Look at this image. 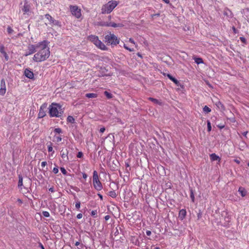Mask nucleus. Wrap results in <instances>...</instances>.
<instances>
[{
  "mask_svg": "<svg viewBox=\"0 0 249 249\" xmlns=\"http://www.w3.org/2000/svg\"><path fill=\"white\" fill-rule=\"evenodd\" d=\"M227 220H226L227 222H229L230 221H229L230 218H229V217H227Z\"/></svg>",
  "mask_w": 249,
  "mask_h": 249,
  "instance_id": "60",
  "label": "nucleus"
},
{
  "mask_svg": "<svg viewBox=\"0 0 249 249\" xmlns=\"http://www.w3.org/2000/svg\"><path fill=\"white\" fill-rule=\"evenodd\" d=\"M109 218H110V216L109 215H107L105 216V219L106 220H108L109 219Z\"/></svg>",
  "mask_w": 249,
  "mask_h": 249,
  "instance_id": "52",
  "label": "nucleus"
},
{
  "mask_svg": "<svg viewBox=\"0 0 249 249\" xmlns=\"http://www.w3.org/2000/svg\"><path fill=\"white\" fill-rule=\"evenodd\" d=\"M238 191L242 196H245L246 195V192L245 191L244 189L240 187L239 188Z\"/></svg>",
  "mask_w": 249,
  "mask_h": 249,
  "instance_id": "25",
  "label": "nucleus"
},
{
  "mask_svg": "<svg viewBox=\"0 0 249 249\" xmlns=\"http://www.w3.org/2000/svg\"><path fill=\"white\" fill-rule=\"evenodd\" d=\"M80 242H78V241L76 242L75 243V245L76 246H78L80 245Z\"/></svg>",
  "mask_w": 249,
  "mask_h": 249,
  "instance_id": "57",
  "label": "nucleus"
},
{
  "mask_svg": "<svg viewBox=\"0 0 249 249\" xmlns=\"http://www.w3.org/2000/svg\"><path fill=\"white\" fill-rule=\"evenodd\" d=\"M241 41L243 42H245L246 41V39L244 37H240Z\"/></svg>",
  "mask_w": 249,
  "mask_h": 249,
  "instance_id": "51",
  "label": "nucleus"
},
{
  "mask_svg": "<svg viewBox=\"0 0 249 249\" xmlns=\"http://www.w3.org/2000/svg\"><path fill=\"white\" fill-rule=\"evenodd\" d=\"M49 191L52 193H53L54 192L53 187H51V188H49Z\"/></svg>",
  "mask_w": 249,
  "mask_h": 249,
  "instance_id": "49",
  "label": "nucleus"
},
{
  "mask_svg": "<svg viewBox=\"0 0 249 249\" xmlns=\"http://www.w3.org/2000/svg\"><path fill=\"white\" fill-rule=\"evenodd\" d=\"M54 132L58 134H60L62 133V130L60 128H56L54 130Z\"/></svg>",
  "mask_w": 249,
  "mask_h": 249,
  "instance_id": "33",
  "label": "nucleus"
},
{
  "mask_svg": "<svg viewBox=\"0 0 249 249\" xmlns=\"http://www.w3.org/2000/svg\"><path fill=\"white\" fill-rule=\"evenodd\" d=\"M111 16H109L108 17V18H109V19H111Z\"/></svg>",
  "mask_w": 249,
  "mask_h": 249,
  "instance_id": "63",
  "label": "nucleus"
},
{
  "mask_svg": "<svg viewBox=\"0 0 249 249\" xmlns=\"http://www.w3.org/2000/svg\"><path fill=\"white\" fill-rule=\"evenodd\" d=\"M85 96L88 98H94L97 97V94L94 93H87Z\"/></svg>",
  "mask_w": 249,
  "mask_h": 249,
  "instance_id": "19",
  "label": "nucleus"
},
{
  "mask_svg": "<svg viewBox=\"0 0 249 249\" xmlns=\"http://www.w3.org/2000/svg\"><path fill=\"white\" fill-rule=\"evenodd\" d=\"M39 247L41 248V249H45L44 246L41 243L39 244Z\"/></svg>",
  "mask_w": 249,
  "mask_h": 249,
  "instance_id": "55",
  "label": "nucleus"
},
{
  "mask_svg": "<svg viewBox=\"0 0 249 249\" xmlns=\"http://www.w3.org/2000/svg\"><path fill=\"white\" fill-rule=\"evenodd\" d=\"M54 141L57 142H60L61 141H62V136L61 135H59V136H57V135H54Z\"/></svg>",
  "mask_w": 249,
  "mask_h": 249,
  "instance_id": "22",
  "label": "nucleus"
},
{
  "mask_svg": "<svg viewBox=\"0 0 249 249\" xmlns=\"http://www.w3.org/2000/svg\"><path fill=\"white\" fill-rule=\"evenodd\" d=\"M248 133V131H245V132H243L242 134L244 136H245V137H247V135Z\"/></svg>",
  "mask_w": 249,
  "mask_h": 249,
  "instance_id": "53",
  "label": "nucleus"
},
{
  "mask_svg": "<svg viewBox=\"0 0 249 249\" xmlns=\"http://www.w3.org/2000/svg\"><path fill=\"white\" fill-rule=\"evenodd\" d=\"M154 249H160L159 247H156Z\"/></svg>",
  "mask_w": 249,
  "mask_h": 249,
  "instance_id": "62",
  "label": "nucleus"
},
{
  "mask_svg": "<svg viewBox=\"0 0 249 249\" xmlns=\"http://www.w3.org/2000/svg\"><path fill=\"white\" fill-rule=\"evenodd\" d=\"M42 214L44 216L46 217H48L50 216V213L48 212L47 211H43L42 212Z\"/></svg>",
  "mask_w": 249,
  "mask_h": 249,
  "instance_id": "36",
  "label": "nucleus"
},
{
  "mask_svg": "<svg viewBox=\"0 0 249 249\" xmlns=\"http://www.w3.org/2000/svg\"><path fill=\"white\" fill-rule=\"evenodd\" d=\"M98 196H99V197L100 198V199H101V200H102V199H103V196H102L101 194H98Z\"/></svg>",
  "mask_w": 249,
  "mask_h": 249,
  "instance_id": "56",
  "label": "nucleus"
},
{
  "mask_svg": "<svg viewBox=\"0 0 249 249\" xmlns=\"http://www.w3.org/2000/svg\"><path fill=\"white\" fill-rule=\"evenodd\" d=\"M48 150L49 152H53V154L54 153V151L53 150L52 143H50V144L48 146Z\"/></svg>",
  "mask_w": 249,
  "mask_h": 249,
  "instance_id": "30",
  "label": "nucleus"
},
{
  "mask_svg": "<svg viewBox=\"0 0 249 249\" xmlns=\"http://www.w3.org/2000/svg\"><path fill=\"white\" fill-rule=\"evenodd\" d=\"M197 218L200 219L202 217V213L199 211V212L197 213Z\"/></svg>",
  "mask_w": 249,
  "mask_h": 249,
  "instance_id": "45",
  "label": "nucleus"
},
{
  "mask_svg": "<svg viewBox=\"0 0 249 249\" xmlns=\"http://www.w3.org/2000/svg\"><path fill=\"white\" fill-rule=\"evenodd\" d=\"M82 175H83V178L84 179H86L87 178L88 176L86 173H83Z\"/></svg>",
  "mask_w": 249,
  "mask_h": 249,
  "instance_id": "48",
  "label": "nucleus"
},
{
  "mask_svg": "<svg viewBox=\"0 0 249 249\" xmlns=\"http://www.w3.org/2000/svg\"><path fill=\"white\" fill-rule=\"evenodd\" d=\"M63 112V109L59 104L53 103L49 106V113L51 117H59Z\"/></svg>",
  "mask_w": 249,
  "mask_h": 249,
  "instance_id": "2",
  "label": "nucleus"
},
{
  "mask_svg": "<svg viewBox=\"0 0 249 249\" xmlns=\"http://www.w3.org/2000/svg\"><path fill=\"white\" fill-rule=\"evenodd\" d=\"M7 32L9 34H12L13 32H14V30H13V29L10 27V26H8L7 27Z\"/></svg>",
  "mask_w": 249,
  "mask_h": 249,
  "instance_id": "35",
  "label": "nucleus"
},
{
  "mask_svg": "<svg viewBox=\"0 0 249 249\" xmlns=\"http://www.w3.org/2000/svg\"><path fill=\"white\" fill-rule=\"evenodd\" d=\"M24 73L25 76L29 79H33L34 78V73L33 71H31L28 69H26L25 70Z\"/></svg>",
  "mask_w": 249,
  "mask_h": 249,
  "instance_id": "13",
  "label": "nucleus"
},
{
  "mask_svg": "<svg viewBox=\"0 0 249 249\" xmlns=\"http://www.w3.org/2000/svg\"><path fill=\"white\" fill-rule=\"evenodd\" d=\"M167 77L172 81H173L176 85L179 86V81L176 79L175 78L173 77L171 74H167Z\"/></svg>",
  "mask_w": 249,
  "mask_h": 249,
  "instance_id": "17",
  "label": "nucleus"
},
{
  "mask_svg": "<svg viewBox=\"0 0 249 249\" xmlns=\"http://www.w3.org/2000/svg\"><path fill=\"white\" fill-rule=\"evenodd\" d=\"M146 234L147 236H150L151 234V232L150 231H146Z\"/></svg>",
  "mask_w": 249,
  "mask_h": 249,
  "instance_id": "50",
  "label": "nucleus"
},
{
  "mask_svg": "<svg viewBox=\"0 0 249 249\" xmlns=\"http://www.w3.org/2000/svg\"><path fill=\"white\" fill-rule=\"evenodd\" d=\"M60 170L63 175L67 174V172L66 170L64 167H61Z\"/></svg>",
  "mask_w": 249,
  "mask_h": 249,
  "instance_id": "38",
  "label": "nucleus"
},
{
  "mask_svg": "<svg viewBox=\"0 0 249 249\" xmlns=\"http://www.w3.org/2000/svg\"><path fill=\"white\" fill-rule=\"evenodd\" d=\"M80 205H81V203L79 201V200H77L76 202H75V208L77 209V210H79L80 208Z\"/></svg>",
  "mask_w": 249,
  "mask_h": 249,
  "instance_id": "32",
  "label": "nucleus"
},
{
  "mask_svg": "<svg viewBox=\"0 0 249 249\" xmlns=\"http://www.w3.org/2000/svg\"><path fill=\"white\" fill-rule=\"evenodd\" d=\"M207 127H208V131L210 132L212 130V127H211V123L209 120H208L207 121Z\"/></svg>",
  "mask_w": 249,
  "mask_h": 249,
  "instance_id": "31",
  "label": "nucleus"
},
{
  "mask_svg": "<svg viewBox=\"0 0 249 249\" xmlns=\"http://www.w3.org/2000/svg\"><path fill=\"white\" fill-rule=\"evenodd\" d=\"M124 48L125 49H126V50H128V51H129V52H133V51H134V49H133V48H132V49H131V48H129V47H127L125 44H124Z\"/></svg>",
  "mask_w": 249,
  "mask_h": 249,
  "instance_id": "39",
  "label": "nucleus"
},
{
  "mask_svg": "<svg viewBox=\"0 0 249 249\" xmlns=\"http://www.w3.org/2000/svg\"><path fill=\"white\" fill-rule=\"evenodd\" d=\"M220 128L222 129L223 128H224V125H222V126H219Z\"/></svg>",
  "mask_w": 249,
  "mask_h": 249,
  "instance_id": "61",
  "label": "nucleus"
},
{
  "mask_svg": "<svg viewBox=\"0 0 249 249\" xmlns=\"http://www.w3.org/2000/svg\"><path fill=\"white\" fill-rule=\"evenodd\" d=\"M6 85L4 79H2L0 81V95H4L6 92Z\"/></svg>",
  "mask_w": 249,
  "mask_h": 249,
  "instance_id": "11",
  "label": "nucleus"
},
{
  "mask_svg": "<svg viewBox=\"0 0 249 249\" xmlns=\"http://www.w3.org/2000/svg\"><path fill=\"white\" fill-rule=\"evenodd\" d=\"M36 53L33 57L36 62H42L46 60L50 55L48 42L46 40L40 42L37 44Z\"/></svg>",
  "mask_w": 249,
  "mask_h": 249,
  "instance_id": "1",
  "label": "nucleus"
},
{
  "mask_svg": "<svg viewBox=\"0 0 249 249\" xmlns=\"http://www.w3.org/2000/svg\"><path fill=\"white\" fill-rule=\"evenodd\" d=\"M194 60L195 62L197 64H201L203 62L202 59L199 57L195 58Z\"/></svg>",
  "mask_w": 249,
  "mask_h": 249,
  "instance_id": "23",
  "label": "nucleus"
},
{
  "mask_svg": "<svg viewBox=\"0 0 249 249\" xmlns=\"http://www.w3.org/2000/svg\"><path fill=\"white\" fill-rule=\"evenodd\" d=\"M36 48L37 44L36 45H29V46H28V51L25 54V56H28L35 53L36 51Z\"/></svg>",
  "mask_w": 249,
  "mask_h": 249,
  "instance_id": "9",
  "label": "nucleus"
},
{
  "mask_svg": "<svg viewBox=\"0 0 249 249\" xmlns=\"http://www.w3.org/2000/svg\"><path fill=\"white\" fill-rule=\"evenodd\" d=\"M83 156V154L82 152H79L77 154V157L78 158H81Z\"/></svg>",
  "mask_w": 249,
  "mask_h": 249,
  "instance_id": "40",
  "label": "nucleus"
},
{
  "mask_svg": "<svg viewBox=\"0 0 249 249\" xmlns=\"http://www.w3.org/2000/svg\"><path fill=\"white\" fill-rule=\"evenodd\" d=\"M105 131V127H102L100 129V132L101 133H104Z\"/></svg>",
  "mask_w": 249,
  "mask_h": 249,
  "instance_id": "47",
  "label": "nucleus"
},
{
  "mask_svg": "<svg viewBox=\"0 0 249 249\" xmlns=\"http://www.w3.org/2000/svg\"><path fill=\"white\" fill-rule=\"evenodd\" d=\"M23 186V178L21 175H18V187L21 189Z\"/></svg>",
  "mask_w": 249,
  "mask_h": 249,
  "instance_id": "18",
  "label": "nucleus"
},
{
  "mask_svg": "<svg viewBox=\"0 0 249 249\" xmlns=\"http://www.w3.org/2000/svg\"><path fill=\"white\" fill-rule=\"evenodd\" d=\"M93 185L94 189L97 191H100L103 189V185L99 179L93 181Z\"/></svg>",
  "mask_w": 249,
  "mask_h": 249,
  "instance_id": "12",
  "label": "nucleus"
},
{
  "mask_svg": "<svg viewBox=\"0 0 249 249\" xmlns=\"http://www.w3.org/2000/svg\"><path fill=\"white\" fill-rule=\"evenodd\" d=\"M88 39L92 42L96 47L102 50H107V47L99 39L98 36L94 35H90L88 37Z\"/></svg>",
  "mask_w": 249,
  "mask_h": 249,
  "instance_id": "4",
  "label": "nucleus"
},
{
  "mask_svg": "<svg viewBox=\"0 0 249 249\" xmlns=\"http://www.w3.org/2000/svg\"><path fill=\"white\" fill-rule=\"evenodd\" d=\"M186 211L185 209H181L179 212L178 218L180 220H183L186 215Z\"/></svg>",
  "mask_w": 249,
  "mask_h": 249,
  "instance_id": "14",
  "label": "nucleus"
},
{
  "mask_svg": "<svg viewBox=\"0 0 249 249\" xmlns=\"http://www.w3.org/2000/svg\"><path fill=\"white\" fill-rule=\"evenodd\" d=\"M126 166L127 167H128V166H129V164H128V163H126Z\"/></svg>",
  "mask_w": 249,
  "mask_h": 249,
  "instance_id": "64",
  "label": "nucleus"
},
{
  "mask_svg": "<svg viewBox=\"0 0 249 249\" xmlns=\"http://www.w3.org/2000/svg\"><path fill=\"white\" fill-rule=\"evenodd\" d=\"M235 161L236 163H238V164L240 163V161H239L238 160H235Z\"/></svg>",
  "mask_w": 249,
  "mask_h": 249,
  "instance_id": "59",
  "label": "nucleus"
},
{
  "mask_svg": "<svg viewBox=\"0 0 249 249\" xmlns=\"http://www.w3.org/2000/svg\"><path fill=\"white\" fill-rule=\"evenodd\" d=\"M68 151H67L66 153L63 152V151H61V156L63 159H64L65 158H67L68 159Z\"/></svg>",
  "mask_w": 249,
  "mask_h": 249,
  "instance_id": "27",
  "label": "nucleus"
},
{
  "mask_svg": "<svg viewBox=\"0 0 249 249\" xmlns=\"http://www.w3.org/2000/svg\"><path fill=\"white\" fill-rule=\"evenodd\" d=\"M210 159L212 161H215L217 160L219 162H220L221 160L220 158L216 155L215 153H213L210 155Z\"/></svg>",
  "mask_w": 249,
  "mask_h": 249,
  "instance_id": "15",
  "label": "nucleus"
},
{
  "mask_svg": "<svg viewBox=\"0 0 249 249\" xmlns=\"http://www.w3.org/2000/svg\"><path fill=\"white\" fill-rule=\"evenodd\" d=\"M104 94L108 99H111L113 97V95L107 91L104 92Z\"/></svg>",
  "mask_w": 249,
  "mask_h": 249,
  "instance_id": "24",
  "label": "nucleus"
},
{
  "mask_svg": "<svg viewBox=\"0 0 249 249\" xmlns=\"http://www.w3.org/2000/svg\"><path fill=\"white\" fill-rule=\"evenodd\" d=\"M149 99L152 102H153V103H154L155 104H160V102L159 101H158L157 99H155V98H151V97H150L149 98Z\"/></svg>",
  "mask_w": 249,
  "mask_h": 249,
  "instance_id": "29",
  "label": "nucleus"
},
{
  "mask_svg": "<svg viewBox=\"0 0 249 249\" xmlns=\"http://www.w3.org/2000/svg\"><path fill=\"white\" fill-rule=\"evenodd\" d=\"M0 52L3 54L6 53L4 51V47L3 45L0 46Z\"/></svg>",
  "mask_w": 249,
  "mask_h": 249,
  "instance_id": "37",
  "label": "nucleus"
},
{
  "mask_svg": "<svg viewBox=\"0 0 249 249\" xmlns=\"http://www.w3.org/2000/svg\"><path fill=\"white\" fill-rule=\"evenodd\" d=\"M70 9L71 14L76 18H79L81 16V10L76 5L70 6Z\"/></svg>",
  "mask_w": 249,
  "mask_h": 249,
  "instance_id": "6",
  "label": "nucleus"
},
{
  "mask_svg": "<svg viewBox=\"0 0 249 249\" xmlns=\"http://www.w3.org/2000/svg\"><path fill=\"white\" fill-rule=\"evenodd\" d=\"M166 3H169L170 2L169 0H162Z\"/></svg>",
  "mask_w": 249,
  "mask_h": 249,
  "instance_id": "58",
  "label": "nucleus"
},
{
  "mask_svg": "<svg viewBox=\"0 0 249 249\" xmlns=\"http://www.w3.org/2000/svg\"><path fill=\"white\" fill-rule=\"evenodd\" d=\"M203 111L205 112V113H209L211 111V109L210 108H209L208 107H207V106H205L204 107H203Z\"/></svg>",
  "mask_w": 249,
  "mask_h": 249,
  "instance_id": "28",
  "label": "nucleus"
},
{
  "mask_svg": "<svg viewBox=\"0 0 249 249\" xmlns=\"http://www.w3.org/2000/svg\"><path fill=\"white\" fill-rule=\"evenodd\" d=\"M91 215L92 216L94 217H97V210H93L91 212Z\"/></svg>",
  "mask_w": 249,
  "mask_h": 249,
  "instance_id": "34",
  "label": "nucleus"
},
{
  "mask_svg": "<svg viewBox=\"0 0 249 249\" xmlns=\"http://www.w3.org/2000/svg\"><path fill=\"white\" fill-rule=\"evenodd\" d=\"M99 179L97 172L96 171H94L93 173V181Z\"/></svg>",
  "mask_w": 249,
  "mask_h": 249,
  "instance_id": "20",
  "label": "nucleus"
},
{
  "mask_svg": "<svg viewBox=\"0 0 249 249\" xmlns=\"http://www.w3.org/2000/svg\"><path fill=\"white\" fill-rule=\"evenodd\" d=\"M67 120L68 122L71 123H74V119L71 116H69L67 117Z\"/></svg>",
  "mask_w": 249,
  "mask_h": 249,
  "instance_id": "26",
  "label": "nucleus"
},
{
  "mask_svg": "<svg viewBox=\"0 0 249 249\" xmlns=\"http://www.w3.org/2000/svg\"><path fill=\"white\" fill-rule=\"evenodd\" d=\"M45 18L49 21V24L51 25H55L58 26H60L61 24L60 22L54 19L51 15L49 14H46L45 15Z\"/></svg>",
  "mask_w": 249,
  "mask_h": 249,
  "instance_id": "8",
  "label": "nucleus"
},
{
  "mask_svg": "<svg viewBox=\"0 0 249 249\" xmlns=\"http://www.w3.org/2000/svg\"><path fill=\"white\" fill-rule=\"evenodd\" d=\"M30 9V6L27 4V2H25L23 5V8H22V11L24 12V14H28Z\"/></svg>",
  "mask_w": 249,
  "mask_h": 249,
  "instance_id": "16",
  "label": "nucleus"
},
{
  "mask_svg": "<svg viewBox=\"0 0 249 249\" xmlns=\"http://www.w3.org/2000/svg\"><path fill=\"white\" fill-rule=\"evenodd\" d=\"M47 165V162L46 161H42L41 162V166L42 167H44Z\"/></svg>",
  "mask_w": 249,
  "mask_h": 249,
  "instance_id": "46",
  "label": "nucleus"
},
{
  "mask_svg": "<svg viewBox=\"0 0 249 249\" xmlns=\"http://www.w3.org/2000/svg\"><path fill=\"white\" fill-rule=\"evenodd\" d=\"M82 216H83L82 214L80 213L77 215L76 217L77 219H81V218H82Z\"/></svg>",
  "mask_w": 249,
  "mask_h": 249,
  "instance_id": "44",
  "label": "nucleus"
},
{
  "mask_svg": "<svg viewBox=\"0 0 249 249\" xmlns=\"http://www.w3.org/2000/svg\"><path fill=\"white\" fill-rule=\"evenodd\" d=\"M108 195L112 198H115L117 196L116 193L114 190L109 192Z\"/></svg>",
  "mask_w": 249,
  "mask_h": 249,
  "instance_id": "21",
  "label": "nucleus"
},
{
  "mask_svg": "<svg viewBox=\"0 0 249 249\" xmlns=\"http://www.w3.org/2000/svg\"><path fill=\"white\" fill-rule=\"evenodd\" d=\"M106 42L112 46L117 45L119 43V40L118 37L114 34L111 33H108L105 37Z\"/></svg>",
  "mask_w": 249,
  "mask_h": 249,
  "instance_id": "5",
  "label": "nucleus"
},
{
  "mask_svg": "<svg viewBox=\"0 0 249 249\" xmlns=\"http://www.w3.org/2000/svg\"><path fill=\"white\" fill-rule=\"evenodd\" d=\"M118 3L116 1L111 0L103 5L101 10L102 14H109L117 6Z\"/></svg>",
  "mask_w": 249,
  "mask_h": 249,
  "instance_id": "3",
  "label": "nucleus"
},
{
  "mask_svg": "<svg viewBox=\"0 0 249 249\" xmlns=\"http://www.w3.org/2000/svg\"><path fill=\"white\" fill-rule=\"evenodd\" d=\"M53 172L54 174H57L58 172V167H54L53 170Z\"/></svg>",
  "mask_w": 249,
  "mask_h": 249,
  "instance_id": "42",
  "label": "nucleus"
},
{
  "mask_svg": "<svg viewBox=\"0 0 249 249\" xmlns=\"http://www.w3.org/2000/svg\"><path fill=\"white\" fill-rule=\"evenodd\" d=\"M190 197H191V198L192 199V201L193 202H194V200H195V196H194V194H193L192 191H191V195H190Z\"/></svg>",
  "mask_w": 249,
  "mask_h": 249,
  "instance_id": "41",
  "label": "nucleus"
},
{
  "mask_svg": "<svg viewBox=\"0 0 249 249\" xmlns=\"http://www.w3.org/2000/svg\"><path fill=\"white\" fill-rule=\"evenodd\" d=\"M47 105L46 104H43L40 107L39 113L38 114V118H43L46 115V111Z\"/></svg>",
  "mask_w": 249,
  "mask_h": 249,
  "instance_id": "10",
  "label": "nucleus"
},
{
  "mask_svg": "<svg viewBox=\"0 0 249 249\" xmlns=\"http://www.w3.org/2000/svg\"><path fill=\"white\" fill-rule=\"evenodd\" d=\"M129 42H130L131 43H133V44H135V42L134 41V40L132 39V38H130L129 40Z\"/></svg>",
  "mask_w": 249,
  "mask_h": 249,
  "instance_id": "54",
  "label": "nucleus"
},
{
  "mask_svg": "<svg viewBox=\"0 0 249 249\" xmlns=\"http://www.w3.org/2000/svg\"><path fill=\"white\" fill-rule=\"evenodd\" d=\"M3 55L4 56L5 60L6 61H7L9 59V57H8L7 54L6 53H3Z\"/></svg>",
  "mask_w": 249,
  "mask_h": 249,
  "instance_id": "43",
  "label": "nucleus"
},
{
  "mask_svg": "<svg viewBox=\"0 0 249 249\" xmlns=\"http://www.w3.org/2000/svg\"><path fill=\"white\" fill-rule=\"evenodd\" d=\"M98 25L101 26L112 27L114 28L121 27L123 26V25L121 23L117 24L114 22L105 21H101L99 22Z\"/></svg>",
  "mask_w": 249,
  "mask_h": 249,
  "instance_id": "7",
  "label": "nucleus"
}]
</instances>
